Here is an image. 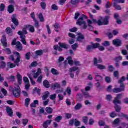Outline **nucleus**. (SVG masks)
Wrapping results in <instances>:
<instances>
[{
    "mask_svg": "<svg viewBox=\"0 0 128 128\" xmlns=\"http://www.w3.org/2000/svg\"><path fill=\"white\" fill-rule=\"evenodd\" d=\"M16 78L18 85H17L16 86H14L12 89V94L14 98H18L20 96V86L22 84V75H20V73L17 74Z\"/></svg>",
    "mask_w": 128,
    "mask_h": 128,
    "instance_id": "1",
    "label": "nucleus"
},
{
    "mask_svg": "<svg viewBox=\"0 0 128 128\" xmlns=\"http://www.w3.org/2000/svg\"><path fill=\"white\" fill-rule=\"evenodd\" d=\"M126 80V77L123 76L118 80V84H120V88H114L112 90L114 94H118V92H124V82Z\"/></svg>",
    "mask_w": 128,
    "mask_h": 128,
    "instance_id": "2",
    "label": "nucleus"
},
{
    "mask_svg": "<svg viewBox=\"0 0 128 128\" xmlns=\"http://www.w3.org/2000/svg\"><path fill=\"white\" fill-rule=\"evenodd\" d=\"M110 20V16H105L104 18L102 17H100V18L96 20V19H93V22L97 24L98 26H108L109 24L108 20Z\"/></svg>",
    "mask_w": 128,
    "mask_h": 128,
    "instance_id": "3",
    "label": "nucleus"
},
{
    "mask_svg": "<svg viewBox=\"0 0 128 128\" xmlns=\"http://www.w3.org/2000/svg\"><path fill=\"white\" fill-rule=\"evenodd\" d=\"M14 54H15L16 56V58L14 60V55H10L8 58L10 60H12V62H14V63L18 66V64L20 63V52H14Z\"/></svg>",
    "mask_w": 128,
    "mask_h": 128,
    "instance_id": "4",
    "label": "nucleus"
},
{
    "mask_svg": "<svg viewBox=\"0 0 128 128\" xmlns=\"http://www.w3.org/2000/svg\"><path fill=\"white\" fill-rule=\"evenodd\" d=\"M122 97V94H116V97L114 98V100H113V104H116L118 103L119 104H122V101H120V99Z\"/></svg>",
    "mask_w": 128,
    "mask_h": 128,
    "instance_id": "5",
    "label": "nucleus"
},
{
    "mask_svg": "<svg viewBox=\"0 0 128 128\" xmlns=\"http://www.w3.org/2000/svg\"><path fill=\"white\" fill-rule=\"evenodd\" d=\"M11 20L12 22L16 26H18L19 24L18 20L16 18V14H13L11 16Z\"/></svg>",
    "mask_w": 128,
    "mask_h": 128,
    "instance_id": "6",
    "label": "nucleus"
},
{
    "mask_svg": "<svg viewBox=\"0 0 128 128\" xmlns=\"http://www.w3.org/2000/svg\"><path fill=\"white\" fill-rule=\"evenodd\" d=\"M112 44L116 46H122V40L116 38L112 40Z\"/></svg>",
    "mask_w": 128,
    "mask_h": 128,
    "instance_id": "7",
    "label": "nucleus"
},
{
    "mask_svg": "<svg viewBox=\"0 0 128 128\" xmlns=\"http://www.w3.org/2000/svg\"><path fill=\"white\" fill-rule=\"evenodd\" d=\"M6 110L9 116H12V115L14 114V111H12V109L10 107L7 106L6 107Z\"/></svg>",
    "mask_w": 128,
    "mask_h": 128,
    "instance_id": "8",
    "label": "nucleus"
},
{
    "mask_svg": "<svg viewBox=\"0 0 128 128\" xmlns=\"http://www.w3.org/2000/svg\"><path fill=\"white\" fill-rule=\"evenodd\" d=\"M3 38L0 40L1 44L4 48L8 47V42H6V37L4 36H2Z\"/></svg>",
    "mask_w": 128,
    "mask_h": 128,
    "instance_id": "9",
    "label": "nucleus"
},
{
    "mask_svg": "<svg viewBox=\"0 0 128 128\" xmlns=\"http://www.w3.org/2000/svg\"><path fill=\"white\" fill-rule=\"evenodd\" d=\"M18 34L20 36H26L24 34H28V31H26V28H23L22 31L20 30L18 32Z\"/></svg>",
    "mask_w": 128,
    "mask_h": 128,
    "instance_id": "10",
    "label": "nucleus"
},
{
    "mask_svg": "<svg viewBox=\"0 0 128 128\" xmlns=\"http://www.w3.org/2000/svg\"><path fill=\"white\" fill-rule=\"evenodd\" d=\"M114 104L115 105L114 106V108L115 109V111L116 112H120V110H122V108L120 105V104L118 103H114Z\"/></svg>",
    "mask_w": 128,
    "mask_h": 128,
    "instance_id": "11",
    "label": "nucleus"
},
{
    "mask_svg": "<svg viewBox=\"0 0 128 128\" xmlns=\"http://www.w3.org/2000/svg\"><path fill=\"white\" fill-rule=\"evenodd\" d=\"M7 12H8L9 14H12V12H14V5L10 4L7 7Z\"/></svg>",
    "mask_w": 128,
    "mask_h": 128,
    "instance_id": "12",
    "label": "nucleus"
},
{
    "mask_svg": "<svg viewBox=\"0 0 128 128\" xmlns=\"http://www.w3.org/2000/svg\"><path fill=\"white\" fill-rule=\"evenodd\" d=\"M16 68V64H14V63H12V62H7L6 70H9L10 68Z\"/></svg>",
    "mask_w": 128,
    "mask_h": 128,
    "instance_id": "13",
    "label": "nucleus"
},
{
    "mask_svg": "<svg viewBox=\"0 0 128 128\" xmlns=\"http://www.w3.org/2000/svg\"><path fill=\"white\" fill-rule=\"evenodd\" d=\"M58 44L60 48H64V50H68V48H70V46L68 44H66V43H62L60 42H59Z\"/></svg>",
    "mask_w": 128,
    "mask_h": 128,
    "instance_id": "14",
    "label": "nucleus"
},
{
    "mask_svg": "<svg viewBox=\"0 0 128 128\" xmlns=\"http://www.w3.org/2000/svg\"><path fill=\"white\" fill-rule=\"evenodd\" d=\"M6 32L9 36H12V29L10 27H7L6 29Z\"/></svg>",
    "mask_w": 128,
    "mask_h": 128,
    "instance_id": "15",
    "label": "nucleus"
},
{
    "mask_svg": "<svg viewBox=\"0 0 128 128\" xmlns=\"http://www.w3.org/2000/svg\"><path fill=\"white\" fill-rule=\"evenodd\" d=\"M26 28H28L30 32H34V27L30 24H26L25 26Z\"/></svg>",
    "mask_w": 128,
    "mask_h": 128,
    "instance_id": "16",
    "label": "nucleus"
},
{
    "mask_svg": "<svg viewBox=\"0 0 128 128\" xmlns=\"http://www.w3.org/2000/svg\"><path fill=\"white\" fill-rule=\"evenodd\" d=\"M16 48L18 50H22V44L20 41L17 42V44L16 45Z\"/></svg>",
    "mask_w": 128,
    "mask_h": 128,
    "instance_id": "17",
    "label": "nucleus"
},
{
    "mask_svg": "<svg viewBox=\"0 0 128 128\" xmlns=\"http://www.w3.org/2000/svg\"><path fill=\"white\" fill-rule=\"evenodd\" d=\"M52 88L56 90V88H60V84L56 82L55 84H52L51 85Z\"/></svg>",
    "mask_w": 128,
    "mask_h": 128,
    "instance_id": "18",
    "label": "nucleus"
},
{
    "mask_svg": "<svg viewBox=\"0 0 128 128\" xmlns=\"http://www.w3.org/2000/svg\"><path fill=\"white\" fill-rule=\"evenodd\" d=\"M43 86L46 88H50V82H48V80H44L43 81Z\"/></svg>",
    "mask_w": 128,
    "mask_h": 128,
    "instance_id": "19",
    "label": "nucleus"
},
{
    "mask_svg": "<svg viewBox=\"0 0 128 128\" xmlns=\"http://www.w3.org/2000/svg\"><path fill=\"white\" fill-rule=\"evenodd\" d=\"M93 62L94 66H96V64H98V62L99 64H100V62H102V58H99V59L98 60L96 58H94Z\"/></svg>",
    "mask_w": 128,
    "mask_h": 128,
    "instance_id": "20",
    "label": "nucleus"
},
{
    "mask_svg": "<svg viewBox=\"0 0 128 128\" xmlns=\"http://www.w3.org/2000/svg\"><path fill=\"white\" fill-rule=\"evenodd\" d=\"M49 96H50V92L48 91H46V92H45L43 96H42V100H46V98H48Z\"/></svg>",
    "mask_w": 128,
    "mask_h": 128,
    "instance_id": "21",
    "label": "nucleus"
},
{
    "mask_svg": "<svg viewBox=\"0 0 128 128\" xmlns=\"http://www.w3.org/2000/svg\"><path fill=\"white\" fill-rule=\"evenodd\" d=\"M38 16V18H39L40 20V22H44V15H42V13L40 12Z\"/></svg>",
    "mask_w": 128,
    "mask_h": 128,
    "instance_id": "22",
    "label": "nucleus"
},
{
    "mask_svg": "<svg viewBox=\"0 0 128 128\" xmlns=\"http://www.w3.org/2000/svg\"><path fill=\"white\" fill-rule=\"evenodd\" d=\"M50 72L52 74H54V76H58L59 74L58 71L54 68H52L50 70Z\"/></svg>",
    "mask_w": 128,
    "mask_h": 128,
    "instance_id": "23",
    "label": "nucleus"
},
{
    "mask_svg": "<svg viewBox=\"0 0 128 128\" xmlns=\"http://www.w3.org/2000/svg\"><path fill=\"white\" fill-rule=\"evenodd\" d=\"M20 38H21L20 42L23 44H24L25 46H26V36H20Z\"/></svg>",
    "mask_w": 128,
    "mask_h": 128,
    "instance_id": "24",
    "label": "nucleus"
},
{
    "mask_svg": "<svg viewBox=\"0 0 128 128\" xmlns=\"http://www.w3.org/2000/svg\"><path fill=\"white\" fill-rule=\"evenodd\" d=\"M44 54V52L42 50H39L35 52V54L36 56H42V54Z\"/></svg>",
    "mask_w": 128,
    "mask_h": 128,
    "instance_id": "25",
    "label": "nucleus"
},
{
    "mask_svg": "<svg viewBox=\"0 0 128 128\" xmlns=\"http://www.w3.org/2000/svg\"><path fill=\"white\" fill-rule=\"evenodd\" d=\"M80 26H82L83 30H86V28H88V26H86V21H80Z\"/></svg>",
    "mask_w": 128,
    "mask_h": 128,
    "instance_id": "26",
    "label": "nucleus"
},
{
    "mask_svg": "<svg viewBox=\"0 0 128 128\" xmlns=\"http://www.w3.org/2000/svg\"><path fill=\"white\" fill-rule=\"evenodd\" d=\"M45 110L47 112V114H52V108L50 107H46Z\"/></svg>",
    "mask_w": 128,
    "mask_h": 128,
    "instance_id": "27",
    "label": "nucleus"
},
{
    "mask_svg": "<svg viewBox=\"0 0 128 128\" xmlns=\"http://www.w3.org/2000/svg\"><path fill=\"white\" fill-rule=\"evenodd\" d=\"M113 6L115 8L116 10H121L122 7L120 5L116 4V3L114 2L113 4Z\"/></svg>",
    "mask_w": 128,
    "mask_h": 128,
    "instance_id": "28",
    "label": "nucleus"
},
{
    "mask_svg": "<svg viewBox=\"0 0 128 128\" xmlns=\"http://www.w3.org/2000/svg\"><path fill=\"white\" fill-rule=\"evenodd\" d=\"M95 80L96 82H100L102 80V77L100 75L96 74L95 75Z\"/></svg>",
    "mask_w": 128,
    "mask_h": 128,
    "instance_id": "29",
    "label": "nucleus"
},
{
    "mask_svg": "<svg viewBox=\"0 0 128 128\" xmlns=\"http://www.w3.org/2000/svg\"><path fill=\"white\" fill-rule=\"evenodd\" d=\"M97 66L99 70H106V66L100 64H95Z\"/></svg>",
    "mask_w": 128,
    "mask_h": 128,
    "instance_id": "30",
    "label": "nucleus"
},
{
    "mask_svg": "<svg viewBox=\"0 0 128 128\" xmlns=\"http://www.w3.org/2000/svg\"><path fill=\"white\" fill-rule=\"evenodd\" d=\"M25 58L27 60H30V52H28L25 54Z\"/></svg>",
    "mask_w": 128,
    "mask_h": 128,
    "instance_id": "31",
    "label": "nucleus"
},
{
    "mask_svg": "<svg viewBox=\"0 0 128 128\" xmlns=\"http://www.w3.org/2000/svg\"><path fill=\"white\" fill-rule=\"evenodd\" d=\"M122 60V57L120 56L116 57L113 59V60H114L116 62H118L120 60Z\"/></svg>",
    "mask_w": 128,
    "mask_h": 128,
    "instance_id": "32",
    "label": "nucleus"
},
{
    "mask_svg": "<svg viewBox=\"0 0 128 128\" xmlns=\"http://www.w3.org/2000/svg\"><path fill=\"white\" fill-rule=\"evenodd\" d=\"M62 120V116H59L55 118L54 120L55 122H60Z\"/></svg>",
    "mask_w": 128,
    "mask_h": 128,
    "instance_id": "33",
    "label": "nucleus"
},
{
    "mask_svg": "<svg viewBox=\"0 0 128 128\" xmlns=\"http://www.w3.org/2000/svg\"><path fill=\"white\" fill-rule=\"evenodd\" d=\"M92 50H94V48L92 45H88L86 48V52H90Z\"/></svg>",
    "mask_w": 128,
    "mask_h": 128,
    "instance_id": "34",
    "label": "nucleus"
},
{
    "mask_svg": "<svg viewBox=\"0 0 128 128\" xmlns=\"http://www.w3.org/2000/svg\"><path fill=\"white\" fill-rule=\"evenodd\" d=\"M40 6L42 10H46V2H41L40 3Z\"/></svg>",
    "mask_w": 128,
    "mask_h": 128,
    "instance_id": "35",
    "label": "nucleus"
},
{
    "mask_svg": "<svg viewBox=\"0 0 128 128\" xmlns=\"http://www.w3.org/2000/svg\"><path fill=\"white\" fill-rule=\"evenodd\" d=\"M30 102V98H26L25 99V106L26 108L28 107Z\"/></svg>",
    "mask_w": 128,
    "mask_h": 128,
    "instance_id": "36",
    "label": "nucleus"
},
{
    "mask_svg": "<svg viewBox=\"0 0 128 128\" xmlns=\"http://www.w3.org/2000/svg\"><path fill=\"white\" fill-rule=\"evenodd\" d=\"M6 66V62L4 61L0 62V68H4Z\"/></svg>",
    "mask_w": 128,
    "mask_h": 128,
    "instance_id": "37",
    "label": "nucleus"
},
{
    "mask_svg": "<svg viewBox=\"0 0 128 128\" xmlns=\"http://www.w3.org/2000/svg\"><path fill=\"white\" fill-rule=\"evenodd\" d=\"M36 92L38 96H40V90L38 89V88L35 87L33 89V92Z\"/></svg>",
    "mask_w": 128,
    "mask_h": 128,
    "instance_id": "38",
    "label": "nucleus"
},
{
    "mask_svg": "<svg viewBox=\"0 0 128 128\" xmlns=\"http://www.w3.org/2000/svg\"><path fill=\"white\" fill-rule=\"evenodd\" d=\"M105 82H107V84H110V82H112V78L110 76H106L105 77Z\"/></svg>",
    "mask_w": 128,
    "mask_h": 128,
    "instance_id": "39",
    "label": "nucleus"
},
{
    "mask_svg": "<svg viewBox=\"0 0 128 128\" xmlns=\"http://www.w3.org/2000/svg\"><path fill=\"white\" fill-rule=\"evenodd\" d=\"M28 120L27 118L22 120V124L24 126H26L28 124Z\"/></svg>",
    "mask_w": 128,
    "mask_h": 128,
    "instance_id": "40",
    "label": "nucleus"
},
{
    "mask_svg": "<svg viewBox=\"0 0 128 128\" xmlns=\"http://www.w3.org/2000/svg\"><path fill=\"white\" fill-rule=\"evenodd\" d=\"M84 38V36L82 34H80V42L86 44V40Z\"/></svg>",
    "mask_w": 128,
    "mask_h": 128,
    "instance_id": "41",
    "label": "nucleus"
},
{
    "mask_svg": "<svg viewBox=\"0 0 128 128\" xmlns=\"http://www.w3.org/2000/svg\"><path fill=\"white\" fill-rule=\"evenodd\" d=\"M34 26L36 28H40V23L38 22L36 20H34Z\"/></svg>",
    "mask_w": 128,
    "mask_h": 128,
    "instance_id": "42",
    "label": "nucleus"
},
{
    "mask_svg": "<svg viewBox=\"0 0 128 128\" xmlns=\"http://www.w3.org/2000/svg\"><path fill=\"white\" fill-rule=\"evenodd\" d=\"M36 82L38 84H41L42 82V75H40L38 78Z\"/></svg>",
    "mask_w": 128,
    "mask_h": 128,
    "instance_id": "43",
    "label": "nucleus"
},
{
    "mask_svg": "<svg viewBox=\"0 0 128 128\" xmlns=\"http://www.w3.org/2000/svg\"><path fill=\"white\" fill-rule=\"evenodd\" d=\"M33 74V78H38V76H40V74H38L37 72H36L35 70L32 71Z\"/></svg>",
    "mask_w": 128,
    "mask_h": 128,
    "instance_id": "44",
    "label": "nucleus"
},
{
    "mask_svg": "<svg viewBox=\"0 0 128 128\" xmlns=\"http://www.w3.org/2000/svg\"><path fill=\"white\" fill-rule=\"evenodd\" d=\"M4 8H6V5L4 4H0V12H4Z\"/></svg>",
    "mask_w": 128,
    "mask_h": 128,
    "instance_id": "45",
    "label": "nucleus"
},
{
    "mask_svg": "<svg viewBox=\"0 0 128 128\" xmlns=\"http://www.w3.org/2000/svg\"><path fill=\"white\" fill-rule=\"evenodd\" d=\"M114 70V68L112 66L110 65L108 66V72H112Z\"/></svg>",
    "mask_w": 128,
    "mask_h": 128,
    "instance_id": "46",
    "label": "nucleus"
},
{
    "mask_svg": "<svg viewBox=\"0 0 128 128\" xmlns=\"http://www.w3.org/2000/svg\"><path fill=\"white\" fill-rule=\"evenodd\" d=\"M56 98V94H51L50 96V100H55Z\"/></svg>",
    "mask_w": 128,
    "mask_h": 128,
    "instance_id": "47",
    "label": "nucleus"
},
{
    "mask_svg": "<svg viewBox=\"0 0 128 128\" xmlns=\"http://www.w3.org/2000/svg\"><path fill=\"white\" fill-rule=\"evenodd\" d=\"M99 46H100V43L92 42V46L93 48H98Z\"/></svg>",
    "mask_w": 128,
    "mask_h": 128,
    "instance_id": "48",
    "label": "nucleus"
},
{
    "mask_svg": "<svg viewBox=\"0 0 128 128\" xmlns=\"http://www.w3.org/2000/svg\"><path fill=\"white\" fill-rule=\"evenodd\" d=\"M106 100H108V102H110L112 99V96L110 94H108L106 96Z\"/></svg>",
    "mask_w": 128,
    "mask_h": 128,
    "instance_id": "49",
    "label": "nucleus"
},
{
    "mask_svg": "<svg viewBox=\"0 0 128 128\" xmlns=\"http://www.w3.org/2000/svg\"><path fill=\"white\" fill-rule=\"evenodd\" d=\"M78 70V67L75 66V67H72V68H70L69 72H76V70Z\"/></svg>",
    "mask_w": 128,
    "mask_h": 128,
    "instance_id": "50",
    "label": "nucleus"
},
{
    "mask_svg": "<svg viewBox=\"0 0 128 128\" xmlns=\"http://www.w3.org/2000/svg\"><path fill=\"white\" fill-rule=\"evenodd\" d=\"M80 121L78 120H76V118H75L74 126H80Z\"/></svg>",
    "mask_w": 128,
    "mask_h": 128,
    "instance_id": "51",
    "label": "nucleus"
},
{
    "mask_svg": "<svg viewBox=\"0 0 128 128\" xmlns=\"http://www.w3.org/2000/svg\"><path fill=\"white\" fill-rule=\"evenodd\" d=\"M120 118H117L114 120L112 124L114 125L118 124H120Z\"/></svg>",
    "mask_w": 128,
    "mask_h": 128,
    "instance_id": "52",
    "label": "nucleus"
},
{
    "mask_svg": "<svg viewBox=\"0 0 128 128\" xmlns=\"http://www.w3.org/2000/svg\"><path fill=\"white\" fill-rule=\"evenodd\" d=\"M1 92L3 94L4 96H6L8 94V91L6 89H4V88H1Z\"/></svg>",
    "mask_w": 128,
    "mask_h": 128,
    "instance_id": "53",
    "label": "nucleus"
},
{
    "mask_svg": "<svg viewBox=\"0 0 128 128\" xmlns=\"http://www.w3.org/2000/svg\"><path fill=\"white\" fill-rule=\"evenodd\" d=\"M82 92L83 94H84V96H85V98H90V94H88V93L86 91L84 92V90H82Z\"/></svg>",
    "mask_w": 128,
    "mask_h": 128,
    "instance_id": "54",
    "label": "nucleus"
},
{
    "mask_svg": "<svg viewBox=\"0 0 128 128\" xmlns=\"http://www.w3.org/2000/svg\"><path fill=\"white\" fill-rule=\"evenodd\" d=\"M66 92L68 96H70V94H72V89H70V88L68 87L66 90Z\"/></svg>",
    "mask_w": 128,
    "mask_h": 128,
    "instance_id": "55",
    "label": "nucleus"
},
{
    "mask_svg": "<svg viewBox=\"0 0 128 128\" xmlns=\"http://www.w3.org/2000/svg\"><path fill=\"white\" fill-rule=\"evenodd\" d=\"M78 44L75 43L74 44L72 45V48L73 50H76V48H78Z\"/></svg>",
    "mask_w": 128,
    "mask_h": 128,
    "instance_id": "56",
    "label": "nucleus"
},
{
    "mask_svg": "<svg viewBox=\"0 0 128 128\" xmlns=\"http://www.w3.org/2000/svg\"><path fill=\"white\" fill-rule=\"evenodd\" d=\"M80 0H70V4H78Z\"/></svg>",
    "mask_w": 128,
    "mask_h": 128,
    "instance_id": "57",
    "label": "nucleus"
},
{
    "mask_svg": "<svg viewBox=\"0 0 128 128\" xmlns=\"http://www.w3.org/2000/svg\"><path fill=\"white\" fill-rule=\"evenodd\" d=\"M69 30L70 32H76L78 30V28L76 27H74L72 28H70Z\"/></svg>",
    "mask_w": 128,
    "mask_h": 128,
    "instance_id": "58",
    "label": "nucleus"
},
{
    "mask_svg": "<svg viewBox=\"0 0 128 128\" xmlns=\"http://www.w3.org/2000/svg\"><path fill=\"white\" fill-rule=\"evenodd\" d=\"M18 44V42H16V38H14L11 43L12 46H16Z\"/></svg>",
    "mask_w": 128,
    "mask_h": 128,
    "instance_id": "59",
    "label": "nucleus"
},
{
    "mask_svg": "<svg viewBox=\"0 0 128 128\" xmlns=\"http://www.w3.org/2000/svg\"><path fill=\"white\" fill-rule=\"evenodd\" d=\"M23 80L25 84H30V80H28V78L26 76H24L23 78Z\"/></svg>",
    "mask_w": 128,
    "mask_h": 128,
    "instance_id": "60",
    "label": "nucleus"
},
{
    "mask_svg": "<svg viewBox=\"0 0 128 128\" xmlns=\"http://www.w3.org/2000/svg\"><path fill=\"white\" fill-rule=\"evenodd\" d=\"M114 78H116L117 79L118 78V76H119L118 71V70L114 71Z\"/></svg>",
    "mask_w": 128,
    "mask_h": 128,
    "instance_id": "61",
    "label": "nucleus"
},
{
    "mask_svg": "<svg viewBox=\"0 0 128 128\" xmlns=\"http://www.w3.org/2000/svg\"><path fill=\"white\" fill-rule=\"evenodd\" d=\"M80 103H78L74 106V110H80Z\"/></svg>",
    "mask_w": 128,
    "mask_h": 128,
    "instance_id": "62",
    "label": "nucleus"
},
{
    "mask_svg": "<svg viewBox=\"0 0 128 128\" xmlns=\"http://www.w3.org/2000/svg\"><path fill=\"white\" fill-rule=\"evenodd\" d=\"M68 36L70 38H76V34H72V33H68Z\"/></svg>",
    "mask_w": 128,
    "mask_h": 128,
    "instance_id": "63",
    "label": "nucleus"
},
{
    "mask_svg": "<svg viewBox=\"0 0 128 128\" xmlns=\"http://www.w3.org/2000/svg\"><path fill=\"white\" fill-rule=\"evenodd\" d=\"M74 119H71L69 120V125L74 126Z\"/></svg>",
    "mask_w": 128,
    "mask_h": 128,
    "instance_id": "64",
    "label": "nucleus"
}]
</instances>
